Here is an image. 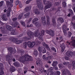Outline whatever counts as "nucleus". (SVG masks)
Segmentation results:
<instances>
[{"instance_id":"f257e3e1","label":"nucleus","mask_w":75,"mask_h":75,"mask_svg":"<svg viewBox=\"0 0 75 75\" xmlns=\"http://www.w3.org/2000/svg\"><path fill=\"white\" fill-rule=\"evenodd\" d=\"M38 30H37L36 32H35L34 35H33L31 34H33L31 32H29L27 34L28 36V37H25L23 38V40H17V39L16 38H15L12 37L9 38V40L11 41H12L13 42V43H15V44H21L23 42V41H27V40H31L32 38H34V35L36 37H38V38L39 39L40 41H43V39H42V35H44V32L45 31L44 30H42L41 31V34H40V32H39V33L38 35L37 36V34H38Z\"/></svg>"},{"instance_id":"f03ea898","label":"nucleus","mask_w":75,"mask_h":75,"mask_svg":"<svg viewBox=\"0 0 75 75\" xmlns=\"http://www.w3.org/2000/svg\"><path fill=\"white\" fill-rule=\"evenodd\" d=\"M8 50L9 51V54L10 55L8 56L6 55V61H8L9 62V64L10 65V62H11L12 60L11 59H12V57L11 56V54L14 52L13 51V48L11 47H9L8 49Z\"/></svg>"},{"instance_id":"7ed1b4c3","label":"nucleus","mask_w":75,"mask_h":75,"mask_svg":"<svg viewBox=\"0 0 75 75\" xmlns=\"http://www.w3.org/2000/svg\"><path fill=\"white\" fill-rule=\"evenodd\" d=\"M32 57L31 56H29L28 54H26L25 56H23L19 58V60L24 63L26 61H31Z\"/></svg>"},{"instance_id":"20e7f679","label":"nucleus","mask_w":75,"mask_h":75,"mask_svg":"<svg viewBox=\"0 0 75 75\" xmlns=\"http://www.w3.org/2000/svg\"><path fill=\"white\" fill-rule=\"evenodd\" d=\"M41 43V42L39 41H37L36 42H28V45L29 48H33L36 44V45H38Z\"/></svg>"},{"instance_id":"39448f33","label":"nucleus","mask_w":75,"mask_h":75,"mask_svg":"<svg viewBox=\"0 0 75 75\" xmlns=\"http://www.w3.org/2000/svg\"><path fill=\"white\" fill-rule=\"evenodd\" d=\"M42 63L41 62V61L40 60H38L36 62V65L38 67H40V68L39 71L41 72H44V68L42 67Z\"/></svg>"},{"instance_id":"423d86ee","label":"nucleus","mask_w":75,"mask_h":75,"mask_svg":"<svg viewBox=\"0 0 75 75\" xmlns=\"http://www.w3.org/2000/svg\"><path fill=\"white\" fill-rule=\"evenodd\" d=\"M43 2L46 5L45 7V10H47V8H50V7L51 6V4L50 1H46V0H43Z\"/></svg>"},{"instance_id":"0eeeda50","label":"nucleus","mask_w":75,"mask_h":75,"mask_svg":"<svg viewBox=\"0 0 75 75\" xmlns=\"http://www.w3.org/2000/svg\"><path fill=\"white\" fill-rule=\"evenodd\" d=\"M6 28H7L8 30L9 31H12L10 33L11 35H16V33L15 32V30H13V28L11 26L9 25H7L6 26Z\"/></svg>"},{"instance_id":"6e6552de","label":"nucleus","mask_w":75,"mask_h":75,"mask_svg":"<svg viewBox=\"0 0 75 75\" xmlns=\"http://www.w3.org/2000/svg\"><path fill=\"white\" fill-rule=\"evenodd\" d=\"M71 40H72V41L71 42L69 43L68 42H67V45H69L71 44H72V45L74 47L75 46V37L72 36L71 38Z\"/></svg>"},{"instance_id":"1a4fd4ad","label":"nucleus","mask_w":75,"mask_h":75,"mask_svg":"<svg viewBox=\"0 0 75 75\" xmlns=\"http://www.w3.org/2000/svg\"><path fill=\"white\" fill-rule=\"evenodd\" d=\"M62 75H66V73L67 72L68 75H71V74L70 72V71L69 70H68L67 69H63L62 71Z\"/></svg>"},{"instance_id":"9d476101","label":"nucleus","mask_w":75,"mask_h":75,"mask_svg":"<svg viewBox=\"0 0 75 75\" xmlns=\"http://www.w3.org/2000/svg\"><path fill=\"white\" fill-rule=\"evenodd\" d=\"M53 68L51 67L48 69L47 71V75H55V74L54 72H52Z\"/></svg>"},{"instance_id":"9b49d317","label":"nucleus","mask_w":75,"mask_h":75,"mask_svg":"<svg viewBox=\"0 0 75 75\" xmlns=\"http://www.w3.org/2000/svg\"><path fill=\"white\" fill-rule=\"evenodd\" d=\"M4 69L3 64L1 63H0V75H4V74L3 71L2 70Z\"/></svg>"},{"instance_id":"f8f14e48","label":"nucleus","mask_w":75,"mask_h":75,"mask_svg":"<svg viewBox=\"0 0 75 75\" xmlns=\"http://www.w3.org/2000/svg\"><path fill=\"white\" fill-rule=\"evenodd\" d=\"M38 19L37 18H35L32 21V23H33V24H35V26H36V27H37L38 26H40V24H39L38 22H35L36 21H38Z\"/></svg>"},{"instance_id":"ddd939ff","label":"nucleus","mask_w":75,"mask_h":75,"mask_svg":"<svg viewBox=\"0 0 75 75\" xmlns=\"http://www.w3.org/2000/svg\"><path fill=\"white\" fill-rule=\"evenodd\" d=\"M46 32L47 33L50 34V35H51L52 37L54 35V31L51 30H46Z\"/></svg>"},{"instance_id":"4468645a","label":"nucleus","mask_w":75,"mask_h":75,"mask_svg":"<svg viewBox=\"0 0 75 75\" xmlns=\"http://www.w3.org/2000/svg\"><path fill=\"white\" fill-rule=\"evenodd\" d=\"M63 30L64 35H67V26L66 25H64L63 26Z\"/></svg>"},{"instance_id":"2eb2a0df","label":"nucleus","mask_w":75,"mask_h":75,"mask_svg":"<svg viewBox=\"0 0 75 75\" xmlns=\"http://www.w3.org/2000/svg\"><path fill=\"white\" fill-rule=\"evenodd\" d=\"M41 19L43 25V26H46L47 24H46V21L45 20V16L42 17Z\"/></svg>"},{"instance_id":"dca6fc26","label":"nucleus","mask_w":75,"mask_h":75,"mask_svg":"<svg viewBox=\"0 0 75 75\" xmlns=\"http://www.w3.org/2000/svg\"><path fill=\"white\" fill-rule=\"evenodd\" d=\"M73 53L70 52L69 51L67 52L66 53V55L67 56H68V57H72L73 55H75L74 54H73Z\"/></svg>"},{"instance_id":"f3484780","label":"nucleus","mask_w":75,"mask_h":75,"mask_svg":"<svg viewBox=\"0 0 75 75\" xmlns=\"http://www.w3.org/2000/svg\"><path fill=\"white\" fill-rule=\"evenodd\" d=\"M15 71V68L13 66H11V67L9 70V72H11V73H12V72H14Z\"/></svg>"},{"instance_id":"a211bd4d","label":"nucleus","mask_w":75,"mask_h":75,"mask_svg":"<svg viewBox=\"0 0 75 75\" xmlns=\"http://www.w3.org/2000/svg\"><path fill=\"white\" fill-rule=\"evenodd\" d=\"M37 1V2L38 6L39 8L41 10L42 9V8H43V6L40 4V2L39 1Z\"/></svg>"},{"instance_id":"6ab92c4d","label":"nucleus","mask_w":75,"mask_h":75,"mask_svg":"<svg viewBox=\"0 0 75 75\" xmlns=\"http://www.w3.org/2000/svg\"><path fill=\"white\" fill-rule=\"evenodd\" d=\"M1 17L4 21H7V18H6V15L5 14H3L1 16Z\"/></svg>"},{"instance_id":"aec40b11","label":"nucleus","mask_w":75,"mask_h":75,"mask_svg":"<svg viewBox=\"0 0 75 75\" xmlns=\"http://www.w3.org/2000/svg\"><path fill=\"white\" fill-rule=\"evenodd\" d=\"M19 23L17 22H13L12 24V25L13 27H16L17 25H19Z\"/></svg>"},{"instance_id":"412c9836","label":"nucleus","mask_w":75,"mask_h":75,"mask_svg":"<svg viewBox=\"0 0 75 75\" xmlns=\"http://www.w3.org/2000/svg\"><path fill=\"white\" fill-rule=\"evenodd\" d=\"M10 12H11V8L10 7L8 9L7 11V16L8 17H9L10 15Z\"/></svg>"},{"instance_id":"4be33fe9","label":"nucleus","mask_w":75,"mask_h":75,"mask_svg":"<svg viewBox=\"0 0 75 75\" xmlns=\"http://www.w3.org/2000/svg\"><path fill=\"white\" fill-rule=\"evenodd\" d=\"M0 29L1 30V32L3 34H7V32L5 30L4 28H3L2 27H1L0 28Z\"/></svg>"},{"instance_id":"5701e85b","label":"nucleus","mask_w":75,"mask_h":75,"mask_svg":"<svg viewBox=\"0 0 75 75\" xmlns=\"http://www.w3.org/2000/svg\"><path fill=\"white\" fill-rule=\"evenodd\" d=\"M42 45L45 47L49 51H50V48H49V47H48V45H47L46 44H45L44 42H43L42 43Z\"/></svg>"},{"instance_id":"b1692460","label":"nucleus","mask_w":75,"mask_h":75,"mask_svg":"<svg viewBox=\"0 0 75 75\" xmlns=\"http://www.w3.org/2000/svg\"><path fill=\"white\" fill-rule=\"evenodd\" d=\"M31 7H26V8L25 9V11H26V12H28L30 10H31Z\"/></svg>"},{"instance_id":"393cba45","label":"nucleus","mask_w":75,"mask_h":75,"mask_svg":"<svg viewBox=\"0 0 75 75\" xmlns=\"http://www.w3.org/2000/svg\"><path fill=\"white\" fill-rule=\"evenodd\" d=\"M6 3L7 5L9 6V7H13V4L11 3H10L9 1H6Z\"/></svg>"},{"instance_id":"a878e982","label":"nucleus","mask_w":75,"mask_h":75,"mask_svg":"<svg viewBox=\"0 0 75 75\" xmlns=\"http://www.w3.org/2000/svg\"><path fill=\"white\" fill-rule=\"evenodd\" d=\"M61 47L62 48L61 50L62 52H64V50H65V45H60Z\"/></svg>"},{"instance_id":"bb28decb","label":"nucleus","mask_w":75,"mask_h":75,"mask_svg":"<svg viewBox=\"0 0 75 75\" xmlns=\"http://www.w3.org/2000/svg\"><path fill=\"white\" fill-rule=\"evenodd\" d=\"M33 12L35 14H39L40 12L38 11V9H34L33 10Z\"/></svg>"},{"instance_id":"cd10ccee","label":"nucleus","mask_w":75,"mask_h":75,"mask_svg":"<svg viewBox=\"0 0 75 75\" xmlns=\"http://www.w3.org/2000/svg\"><path fill=\"white\" fill-rule=\"evenodd\" d=\"M57 64H58V62L57 61H53L52 65L53 66V67H55V66H57Z\"/></svg>"},{"instance_id":"c85d7f7f","label":"nucleus","mask_w":75,"mask_h":75,"mask_svg":"<svg viewBox=\"0 0 75 75\" xmlns=\"http://www.w3.org/2000/svg\"><path fill=\"white\" fill-rule=\"evenodd\" d=\"M30 13L29 12L27 13L26 14H25L24 15V16L25 18H28V17H29V16H30Z\"/></svg>"},{"instance_id":"c756f323","label":"nucleus","mask_w":75,"mask_h":75,"mask_svg":"<svg viewBox=\"0 0 75 75\" xmlns=\"http://www.w3.org/2000/svg\"><path fill=\"white\" fill-rule=\"evenodd\" d=\"M43 47H39L38 48V51H39V52H41V51H42V49L43 48Z\"/></svg>"},{"instance_id":"7c9ffc66","label":"nucleus","mask_w":75,"mask_h":75,"mask_svg":"<svg viewBox=\"0 0 75 75\" xmlns=\"http://www.w3.org/2000/svg\"><path fill=\"white\" fill-rule=\"evenodd\" d=\"M23 14L21 13V14H20L18 17V19L19 20L20 19H21L22 18H24V17H23Z\"/></svg>"},{"instance_id":"2f4dec72","label":"nucleus","mask_w":75,"mask_h":75,"mask_svg":"<svg viewBox=\"0 0 75 75\" xmlns=\"http://www.w3.org/2000/svg\"><path fill=\"white\" fill-rule=\"evenodd\" d=\"M42 59L45 61H47V57H46V55L44 54L43 55Z\"/></svg>"},{"instance_id":"473e14b6","label":"nucleus","mask_w":75,"mask_h":75,"mask_svg":"<svg viewBox=\"0 0 75 75\" xmlns=\"http://www.w3.org/2000/svg\"><path fill=\"white\" fill-rule=\"evenodd\" d=\"M58 20L59 21H60L62 23H64V20L62 18H58Z\"/></svg>"},{"instance_id":"72a5a7b5","label":"nucleus","mask_w":75,"mask_h":75,"mask_svg":"<svg viewBox=\"0 0 75 75\" xmlns=\"http://www.w3.org/2000/svg\"><path fill=\"white\" fill-rule=\"evenodd\" d=\"M46 18H47V25H50V20H49V16H47Z\"/></svg>"},{"instance_id":"f704fd0d","label":"nucleus","mask_w":75,"mask_h":75,"mask_svg":"<svg viewBox=\"0 0 75 75\" xmlns=\"http://www.w3.org/2000/svg\"><path fill=\"white\" fill-rule=\"evenodd\" d=\"M53 58V56H50L47 57V61L48 60H50V59H51L52 58Z\"/></svg>"},{"instance_id":"c9c22d12","label":"nucleus","mask_w":75,"mask_h":75,"mask_svg":"<svg viewBox=\"0 0 75 75\" xmlns=\"http://www.w3.org/2000/svg\"><path fill=\"white\" fill-rule=\"evenodd\" d=\"M18 52L19 53H20L21 55H23L24 54V50H18Z\"/></svg>"},{"instance_id":"e433bc0d","label":"nucleus","mask_w":75,"mask_h":75,"mask_svg":"<svg viewBox=\"0 0 75 75\" xmlns=\"http://www.w3.org/2000/svg\"><path fill=\"white\" fill-rule=\"evenodd\" d=\"M41 52H42V53H44V54L45 53H46V52H47V51L45 50V47H43V49H42V50Z\"/></svg>"},{"instance_id":"4c0bfd02","label":"nucleus","mask_w":75,"mask_h":75,"mask_svg":"<svg viewBox=\"0 0 75 75\" xmlns=\"http://www.w3.org/2000/svg\"><path fill=\"white\" fill-rule=\"evenodd\" d=\"M33 54L35 55V56H37L38 55V52L36 50H35L34 52H33Z\"/></svg>"},{"instance_id":"58836bf2","label":"nucleus","mask_w":75,"mask_h":75,"mask_svg":"<svg viewBox=\"0 0 75 75\" xmlns=\"http://www.w3.org/2000/svg\"><path fill=\"white\" fill-rule=\"evenodd\" d=\"M23 46L24 48H27V42H24Z\"/></svg>"},{"instance_id":"ea45409f","label":"nucleus","mask_w":75,"mask_h":75,"mask_svg":"<svg viewBox=\"0 0 75 75\" xmlns=\"http://www.w3.org/2000/svg\"><path fill=\"white\" fill-rule=\"evenodd\" d=\"M63 64L64 65H65V66H67L68 65H69V62H65L63 63Z\"/></svg>"},{"instance_id":"a19ab883","label":"nucleus","mask_w":75,"mask_h":75,"mask_svg":"<svg viewBox=\"0 0 75 75\" xmlns=\"http://www.w3.org/2000/svg\"><path fill=\"white\" fill-rule=\"evenodd\" d=\"M71 65L73 68H75V61H73Z\"/></svg>"},{"instance_id":"79ce46f5","label":"nucleus","mask_w":75,"mask_h":75,"mask_svg":"<svg viewBox=\"0 0 75 75\" xmlns=\"http://www.w3.org/2000/svg\"><path fill=\"white\" fill-rule=\"evenodd\" d=\"M60 69H61L63 68V65L62 64H59L58 65Z\"/></svg>"},{"instance_id":"37998d69","label":"nucleus","mask_w":75,"mask_h":75,"mask_svg":"<svg viewBox=\"0 0 75 75\" xmlns=\"http://www.w3.org/2000/svg\"><path fill=\"white\" fill-rule=\"evenodd\" d=\"M61 74V72L60 71H57L56 72V74L55 75H60V74Z\"/></svg>"},{"instance_id":"c03bdc74","label":"nucleus","mask_w":75,"mask_h":75,"mask_svg":"<svg viewBox=\"0 0 75 75\" xmlns=\"http://www.w3.org/2000/svg\"><path fill=\"white\" fill-rule=\"evenodd\" d=\"M68 35L69 36V37H71V35H72V33L70 32H69Z\"/></svg>"},{"instance_id":"a18cd8bd","label":"nucleus","mask_w":75,"mask_h":75,"mask_svg":"<svg viewBox=\"0 0 75 75\" xmlns=\"http://www.w3.org/2000/svg\"><path fill=\"white\" fill-rule=\"evenodd\" d=\"M62 4L63 5V7H66V3H65V2H63L62 3Z\"/></svg>"},{"instance_id":"49530a36","label":"nucleus","mask_w":75,"mask_h":75,"mask_svg":"<svg viewBox=\"0 0 75 75\" xmlns=\"http://www.w3.org/2000/svg\"><path fill=\"white\" fill-rule=\"evenodd\" d=\"M4 2L3 1H1L0 2V7H1L3 4V3Z\"/></svg>"},{"instance_id":"de8ad7c7","label":"nucleus","mask_w":75,"mask_h":75,"mask_svg":"<svg viewBox=\"0 0 75 75\" xmlns=\"http://www.w3.org/2000/svg\"><path fill=\"white\" fill-rule=\"evenodd\" d=\"M65 58L66 60H68V61H70V59L68 57H66Z\"/></svg>"},{"instance_id":"09e8293b","label":"nucleus","mask_w":75,"mask_h":75,"mask_svg":"<svg viewBox=\"0 0 75 75\" xmlns=\"http://www.w3.org/2000/svg\"><path fill=\"white\" fill-rule=\"evenodd\" d=\"M51 50H53V51H54V52H57V50H56L55 48L54 47L52 48Z\"/></svg>"},{"instance_id":"8fccbe9b","label":"nucleus","mask_w":75,"mask_h":75,"mask_svg":"<svg viewBox=\"0 0 75 75\" xmlns=\"http://www.w3.org/2000/svg\"><path fill=\"white\" fill-rule=\"evenodd\" d=\"M72 8L73 9L74 12L75 13V5L73 4Z\"/></svg>"},{"instance_id":"3c124183","label":"nucleus","mask_w":75,"mask_h":75,"mask_svg":"<svg viewBox=\"0 0 75 75\" xmlns=\"http://www.w3.org/2000/svg\"><path fill=\"white\" fill-rule=\"evenodd\" d=\"M54 69H55V70H58V68L57 67V66H53Z\"/></svg>"},{"instance_id":"603ef678","label":"nucleus","mask_w":75,"mask_h":75,"mask_svg":"<svg viewBox=\"0 0 75 75\" xmlns=\"http://www.w3.org/2000/svg\"><path fill=\"white\" fill-rule=\"evenodd\" d=\"M19 4V1L17 0L16 2V5H18Z\"/></svg>"},{"instance_id":"864d4df0","label":"nucleus","mask_w":75,"mask_h":75,"mask_svg":"<svg viewBox=\"0 0 75 75\" xmlns=\"http://www.w3.org/2000/svg\"><path fill=\"white\" fill-rule=\"evenodd\" d=\"M31 1H32V0H29L27 1L26 2L27 4H28V3H30Z\"/></svg>"},{"instance_id":"5fc2aeb1","label":"nucleus","mask_w":75,"mask_h":75,"mask_svg":"<svg viewBox=\"0 0 75 75\" xmlns=\"http://www.w3.org/2000/svg\"><path fill=\"white\" fill-rule=\"evenodd\" d=\"M17 18H14L13 19V21H16L17 20Z\"/></svg>"},{"instance_id":"6e6d98bb","label":"nucleus","mask_w":75,"mask_h":75,"mask_svg":"<svg viewBox=\"0 0 75 75\" xmlns=\"http://www.w3.org/2000/svg\"><path fill=\"white\" fill-rule=\"evenodd\" d=\"M62 39V37H61L59 38V39L58 38H57V40H61Z\"/></svg>"},{"instance_id":"4d7b16f0","label":"nucleus","mask_w":75,"mask_h":75,"mask_svg":"<svg viewBox=\"0 0 75 75\" xmlns=\"http://www.w3.org/2000/svg\"><path fill=\"white\" fill-rule=\"evenodd\" d=\"M52 22L53 23H54V24H55V19H53L52 20Z\"/></svg>"},{"instance_id":"13d9d810","label":"nucleus","mask_w":75,"mask_h":75,"mask_svg":"<svg viewBox=\"0 0 75 75\" xmlns=\"http://www.w3.org/2000/svg\"><path fill=\"white\" fill-rule=\"evenodd\" d=\"M45 67L46 68H49V66L48 64H46L45 66Z\"/></svg>"},{"instance_id":"bf43d9fd","label":"nucleus","mask_w":75,"mask_h":75,"mask_svg":"<svg viewBox=\"0 0 75 75\" xmlns=\"http://www.w3.org/2000/svg\"><path fill=\"white\" fill-rule=\"evenodd\" d=\"M69 12L70 13H73V11L71 9H69Z\"/></svg>"},{"instance_id":"052dcab7","label":"nucleus","mask_w":75,"mask_h":75,"mask_svg":"<svg viewBox=\"0 0 75 75\" xmlns=\"http://www.w3.org/2000/svg\"><path fill=\"white\" fill-rule=\"evenodd\" d=\"M21 24H22V25H23V26H25V23H24V22H22L21 23Z\"/></svg>"},{"instance_id":"680f3d73","label":"nucleus","mask_w":75,"mask_h":75,"mask_svg":"<svg viewBox=\"0 0 75 75\" xmlns=\"http://www.w3.org/2000/svg\"><path fill=\"white\" fill-rule=\"evenodd\" d=\"M71 64H69L68 66V68H71Z\"/></svg>"},{"instance_id":"e2e57ef3","label":"nucleus","mask_w":75,"mask_h":75,"mask_svg":"<svg viewBox=\"0 0 75 75\" xmlns=\"http://www.w3.org/2000/svg\"><path fill=\"white\" fill-rule=\"evenodd\" d=\"M19 7L21 8H22V7H23V5H22V4H20L19 5Z\"/></svg>"},{"instance_id":"0e129e2a","label":"nucleus","mask_w":75,"mask_h":75,"mask_svg":"<svg viewBox=\"0 0 75 75\" xmlns=\"http://www.w3.org/2000/svg\"><path fill=\"white\" fill-rule=\"evenodd\" d=\"M32 26H33L32 24H31L29 26L28 25L27 27H32Z\"/></svg>"},{"instance_id":"69168bd1","label":"nucleus","mask_w":75,"mask_h":75,"mask_svg":"<svg viewBox=\"0 0 75 75\" xmlns=\"http://www.w3.org/2000/svg\"><path fill=\"white\" fill-rule=\"evenodd\" d=\"M47 63H48V64H51V61L49 60L48 61Z\"/></svg>"},{"instance_id":"338daca9","label":"nucleus","mask_w":75,"mask_h":75,"mask_svg":"<svg viewBox=\"0 0 75 75\" xmlns=\"http://www.w3.org/2000/svg\"><path fill=\"white\" fill-rule=\"evenodd\" d=\"M43 72H45V73H46V72H47V70H44V69Z\"/></svg>"},{"instance_id":"774afa93","label":"nucleus","mask_w":75,"mask_h":75,"mask_svg":"<svg viewBox=\"0 0 75 75\" xmlns=\"http://www.w3.org/2000/svg\"><path fill=\"white\" fill-rule=\"evenodd\" d=\"M72 25L73 26V27L75 28V24H73Z\"/></svg>"}]
</instances>
